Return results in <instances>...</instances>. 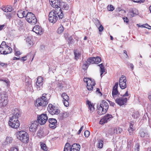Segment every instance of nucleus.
I'll list each match as a JSON object with an SVG mask.
<instances>
[{"instance_id":"obj_1","label":"nucleus","mask_w":151,"mask_h":151,"mask_svg":"<svg viewBox=\"0 0 151 151\" xmlns=\"http://www.w3.org/2000/svg\"><path fill=\"white\" fill-rule=\"evenodd\" d=\"M50 96L46 93H43L41 96L37 98L35 101V105L37 107H44L48 104Z\"/></svg>"},{"instance_id":"obj_2","label":"nucleus","mask_w":151,"mask_h":151,"mask_svg":"<svg viewBox=\"0 0 151 151\" xmlns=\"http://www.w3.org/2000/svg\"><path fill=\"white\" fill-rule=\"evenodd\" d=\"M17 138L20 141L24 143H27L29 141V136L25 131H21L16 133Z\"/></svg>"},{"instance_id":"obj_3","label":"nucleus","mask_w":151,"mask_h":151,"mask_svg":"<svg viewBox=\"0 0 151 151\" xmlns=\"http://www.w3.org/2000/svg\"><path fill=\"white\" fill-rule=\"evenodd\" d=\"M12 51V49L6 44L5 42H2L0 45V53L1 54L7 55L11 53Z\"/></svg>"},{"instance_id":"obj_4","label":"nucleus","mask_w":151,"mask_h":151,"mask_svg":"<svg viewBox=\"0 0 151 151\" xmlns=\"http://www.w3.org/2000/svg\"><path fill=\"white\" fill-rule=\"evenodd\" d=\"M109 107L108 103L105 101L103 100L100 106L98 107L97 112L100 115L104 114L107 111Z\"/></svg>"},{"instance_id":"obj_5","label":"nucleus","mask_w":151,"mask_h":151,"mask_svg":"<svg viewBox=\"0 0 151 151\" xmlns=\"http://www.w3.org/2000/svg\"><path fill=\"white\" fill-rule=\"evenodd\" d=\"M8 124L10 127L15 129L18 128L20 126L19 122L18 120V119L15 118L13 116L10 117Z\"/></svg>"},{"instance_id":"obj_6","label":"nucleus","mask_w":151,"mask_h":151,"mask_svg":"<svg viewBox=\"0 0 151 151\" xmlns=\"http://www.w3.org/2000/svg\"><path fill=\"white\" fill-rule=\"evenodd\" d=\"M8 96L6 92H3L0 93V107L5 106L8 104Z\"/></svg>"},{"instance_id":"obj_7","label":"nucleus","mask_w":151,"mask_h":151,"mask_svg":"<svg viewBox=\"0 0 151 151\" xmlns=\"http://www.w3.org/2000/svg\"><path fill=\"white\" fill-rule=\"evenodd\" d=\"M26 19L29 23L32 24H35L37 22V20L35 15L31 12H28L25 16Z\"/></svg>"},{"instance_id":"obj_8","label":"nucleus","mask_w":151,"mask_h":151,"mask_svg":"<svg viewBox=\"0 0 151 151\" xmlns=\"http://www.w3.org/2000/svg\"><path fill=\"white\" fill-rule=\"evenodd\" d=\"M83 81L87 83V89L89 91H91L93 89V86L95 84V82L94 80L89 78H84Z\"/></svg>"},{"instance_id":"obj_9","label":"nucleus","mask_w":151,"mask_h":151,"mask_svg":"<svg viewBox=\"0 0 151 151\" xmlns=\"http://www.w3.org/2000/svg\"><path fill=\"white\" fill-rule=\"evenodd\" d=\"M61 96L63 99L62 101L64 106L66 107H68L69 105L70 98L69 96L65 92L62 93Z\"/></svg>"},{"instance_id":"obj_10","label":"nucleus","mask_w":151,"mask_h":151,"mask_svg":"<svg viewBox=\"0 0 151 151\" xmlns=\"http://www.w3.org/2000/svg\"><path fill=\"white\" fill-rule=\"evenodd\" d=\"M126 77L124 75H122L119 79V85L120 88L124 89L127 86Z\"/></svg>"},{"instance_id":"obj_11","label":"nucleus","mask_w":151,"mask_h":151,"mask_svg":"<svg viewBox=\"0 0 151 151\" xmlns=\"http://www.w3.org/2000/svg\"><path fill=\"white\" fill-rule=\"evenodd\" d=\"M38 122L40 124H44L48 120V117L45 114H42L37 117Z\"/></svg>"},{"instance_id":"obj_12","label":"nucleus","mask_w":151,"mask_h":151,"mask_svg":"<svg viewBox=\"0 0 151 151\" xmlns=\"http://www.w3.org/2000/svg\"><path fill=\"white\" fill-rule=\"evenodd\" d=\"M57 16L54 10H52L49 13V20L50 22L52 23L56 22L58 19Z\"/></svg>"},{"instance_id":"obj_13","label":"nucleus","mask_w":151,"mask_h":151,"mask_svg":"<svg viewBox=\"0 0 151 151\" xmlns=\"http://www.w3.org/2000/svg\"><path fill=\"white\" fill-rule=\"evenodd\" d=\"M113 116L112 115L108 114L105 116L100 121L99 123L101 124H103L109 121Z\"/></svg>"},{"instance_id":"obj_14","label":"nucleus","mask_w":151,"mask_h":151,"mask_svg":"<svg viewBox=\"0 0 151 151\" xmlns=\"http://www.w3.org/2000/svg\"><path fill=\"white\" fill-rule=\"evenodd\" d=\"M127 100V98L119 97L115 100V102L119 106H121L126 104Z\"/></svg>"},{"instance_id":"obj_15","label":"nucleus","mask_w":151,"mask_h":151,"mask_svg":"<svg viewBox=\"0 0 151 151\" xmlns=\"http://www.w3.org/2000/svg\"><path fill=\"white\" fill-rule=\"evenodd\" d=\"M118 85V82H116L112 89V96L114 98L116 97V96L120 94L117 89Z\"/></svg>"},{"instance_id":"obj_16","label":"nucleus","mask_w":151,"mask_h":151,"mask_svg":"<svg viewBox=\"0 0 151 151\" xmlns=\"http://www.w3.org/2000/svg\"><path fill=\"white\" fill-rule=\"evenodd\" d=\"M43 79L42 77L40 76L37 78V81L36 82V87L38 90H40L41 87L43 84Z\"/></svg>"},{"instance_id":"obj_17","label":"nucleus","mask_w":151,"mask_h":151,"mask_svg":"<svg viewBox=\"0 0 151 151\" xmlns=\"http://www.w3.org/2000/svg\"><path fill=\"white\" fill-rule=\"evenodd\" d=\"M49 126L50 128L54 129L56 127L57 121L56 119L53 118L49 119Z\"/></svg>"},{"instance_id":"obj_18","label":"nucleus","mask_w":151,"mask_h":151,"mask_svg":"<svg viewBox=\"0 0 151 151\" xmlns=\"http://www.w3.org/2000/svg\"><path fill=\"white\" fill-rule=\"evenodd\" d=\"M32 30L36 34L40 35L42 34L44 31L43 29L38 25L35 26L33 27Z\"/></svg>"},{"instance_id":"obj_19","label":"nucleus","mask_w":151,"mask_h":151,"mask_svg":"<svg viewBox=\"0 0 151 151\" xmlns=\"http://www.w3.org/2000/svg\"><path fill=\"white\" fill-rule=\"evenodd\" d=\"M38 126V124L37 121H34L32 123L29 127V130L30 132L33 133L35 132Z\"/></svg>"},{"instance_id":"obj_20","label":"nucleus","mask_w":151,"mask_h":151,"mask_svg":"<svg viewBox=\"0 0 151 151\" xmlns=\"http://www.w3.org/2000/svg\"><path fill=\"white\" fill-rule=\"evenodd\" d=\"M80 145L78 144L74 143L70 146V151H80Z\"/></svg>"},{"instance_id":"obj_21","label":"nucleus","mask_w":151,"mask_h":151,"mask_svg":"<svg viewBox=\"0 0 151 151\" xmlns=\"http://www.w3.org/2000/svg\"><path fill=\"white\" fill-rule=\"evenodd\" d=\"M59 8H60L61 9H62L63 10H67L69 9L68 5L65 2L59 1Z\"/></svg>"},{"instance_id":"obj_22","label":"nucleus","mask_w":151,"mask_h":151,"mask_svg":"<svg viewBox=\"0 0 151 151\" xmlns=\"http://www.w3.org/2000/svg\"><path fill=\"white\" fill-rule=\"evenodd\" d=\"M138 12V11L136 9L132 8L129 11L128 16L130 18L132 17L137 15Z\"/></svg>"},{"instance_id":"obj_23","label":"nucleus","mask_w":151,"mask_h":151,"mask_svg":"<svg viewBox=\"0 0 151 151\" xmlns=\"http://www.w3.org/2000/svg\"><path fill=\"white\" fill-rule=\"evenodd\" d=\"M56 15H57L60 19H62L63 17V14L61 9L60 8L55 9L54 10Z\"/></svg>"},{"instance_id":"obj_24","label":"nucleus","mask_w":151,"mask_h":151,"mask_svg":"<svg viewBox=\"0 0 151 151\" xmlns=\"http://www.w3.org/2000/svg\"><path fill=\"white\" fill-rule=\"evenodd\" d=\"M12 113L13 115L12 116H13L15 118L18 119L20 112L17 109L15 108L12 110Z\"/></svg>"},{"instance_id":"obj_25","label":"nucleus","mask_w":151,"mask_h":151,"mask_svg":"<svg viewBox=\"0 0 151 151\" xmlns=\"http://www.w3.org/2000/svg\"><path fill=\"white\" fill-rule=\"evenodd\" d=\"M134 124V122L133 121H131L129 122V127L128 129V131L130 135L132 134L133 133V131H134V129L133 128Z\"/></svg>"},{"instance_id":"obj_26","label":"nucleus","mask_w":151,"mask_h":151,"mask_svg":"<svg viewBox=\"0 0 151 151\" xmlns=\"http://www.w3.org/2000/svg\"><path fill=\"white\" fill-rule=\"evenodd\" d=\"M12 7L10 6L3 7L2 8V10L6 12H10L12 11Z\"/></svg>"},{"instance_id":"obj_27","label":"nucleus","mask_w":151,"mask_h":151,"mask_svg":"<svg viewBox=\"0 0 151 151\" xmlns=\"http://www.w3.org/2000/svg\"><path fill=\"white\" fill-rule=\"evenodd\" d=\"M41 149L44 151L47 150V147L45 143L44 142H40Z\"/></svg>"},{"instance_id":"obj_28","label":"nucleus","mask_w":151,"mask_h":151,"mask_svg":"<svg viewBox=\"0 0 151 151\" xmlns=\"http://www.w3.org/2000/svg\"><path fill=\"white\" fill-rule=\"evenodd\" d=\"M69 114L66 111H63L60 114V118L61 119H63L66 118L68 116Z\"/></svg>"},{"instance_id":"obj_29","label":"nucleus","mask_w":151,"mask_h":151,"mask_svg":"<svg viewBox=\"0 0 151 151\" xmlns=\"http://www.w3.org/2000/svg\"><path fill=\"white\" fill-rule=\"evenodd\" d=\"M25 12L22 10L18 11L17 13V15L19 17L22 18L25 16Z\"/></svg>"},{"instance_id":"obj_30","label":"nucleus","mask_w":151,"mask_h":151,"mask_svg":"<svg viewBox=\"0 0 151 151\" xmlns=\"http://www.w3.org/2000/svg\"><path fill=\"white\" fill-rule=\"evenodd\" d=\"M98 65L100 67V71L101 73V77H102V75L105 72V67L103 63H102Z\"/></svg>"},{"instance_id":"obj_31","label":"nucleus","mask_w":151,"mask_h":151,"mask_svg":"<svg viewBox=\"0 0 151 151\" xmlns=\"http://www.w3.org/2000/svg\"><path fill=\"white\" fill-rule=\"evenodd\" d=\"M59 1H58V0H57V1L51 4L50 5L52 7L55 8V9H57L59 7Z\"/></svg>"},{"instance_id":"obj_32","label":"nucleus","mask_w":151,"mask_h":151,"mask_svg":"<svg viewBox=\"0 0 151 151\" xmlns=\"http://www.w3.org/2000/svg\"><path fill=\"white\" fill-rule=\"evenodd\" d=\"M55 107L52 104H50L48 105L47 107V110L50 113L51 111H53L54 109H55Z\"/></svg>"},{"instance_id":"obj_33","label":"nucleus","mask_w":151,"mask_h":151,"mask_svg":"<svg viewBox=\"0 0 151 151\" xmlns=\"http://www.w3.org/2000/svg\"><path fill=\"white\" fill-rule=\"evenodd\" d=\"M86 103L88 105L89 109L91 111L93 110L94 109V105H93V104L91 103L90 101L88 100H87L86 101Z\"/></svg>"},{"instance_id":"obj_34","label":"nucleus","mask_w":151,"mask_h":151,"mask_svg":"<svg viewBox=\"0 0 151 151\" xmlns=\"http://www.w3.org/2000/svg\"><path fill=\"white\" fill-rule=\"evenodd\" d=\"M116 128L111 129L108 130V132H109V134L111 135H114L115 134H117Z\"/></svg>"},{"instance_id":"obj_35","label":"nucleus","mask_w":151,"mask_h":151,"mask_svg":"<svg viewBox=\"0 0 151 151\" xmlns=\"http://www.w3.org/2000/svg\"><path fill=\"white\" fill-rule=\"evenodd\" d=\"M60 113V110L57 109V107H55V109H54L53 111H52L50 113L52 115H53L54 114H58Z\"/></svg>"},{"instance_id":"obj_36","label":"nucleus","mask_w":151,"mask_h":151,"mask_svg":"<svg viewBox=\"0 0 151 151\" xmlns=\"http://www.w3.org/2000/svg\"><path fill=\"white\" fill-rule=\"evenodd\" d=\"M71 145L69 143H67L65 144L64 148L63 151H70V146Z\"/></svg>"},{"instance_id":"obj_37","label":"nucleus","mask_w":151,"mask_h":151,"mask_svg":"<svg viewBox=\"0 0 151 151\" xmlns=\"http://www.w3.org/2000/svg\"><path fill=\"white\" fill-rule=\"evenodd\" d=\"M103 145V141L101 139L99 140L98 143V147L99 148H102Z\"/></svg>"},{"instance_id":"obj_38","label":"nucleus","mask_w":151,"mask_h":151,"mask_svg":"<svg viewBox=\"0 0 151 151\" xmlns=\"http://www.w3.org/2000/svg\"><path fill=\"white\" fill-rule=\"evenodd\" d=\"M94 57L88 58L87 60V62L90 64L95 63Z\"/></svg>"},{"instance_id":"obj_39","label":"nucleus","mask_w":151,"mask_h":151,"mask_svg":"<svg viewBox=\"0 0 151 151\" xmlns=\"http://www.w3.org/2000/svg\"><path fill=\"white\" fill-rule=\"evenodd\" d=\"M95 59V62L96 64H98L99 63L101 60V58L99 56H97L94 58Z\"/></svg>"},{"instance_id":"obj_40","label":"nucleus","mask_w":151,"mask_h":151,"mask_svg":"<svg viewBox=\"0 0 151 151\" xmlns=\"http://www.w3.org/2000/svg\"><path fill=\"white\" fill-rule=\"evenodd\" d=\"M89 65V63H88L87 61H86L84 63L82 66V69L84 70H86Z\"/></svg>"},{"instance_id":"obj_41","label":"nucleus","mask_w":151,"mask_h":151,"mask_svg":"<svg viewBox=\"0 0 151 151\" xmlns=\"http://www.w3.org/2000/svg\"><path fill=\"white\" fill-rule=\"evenodd\" d=\"M64 30V28L63 26L61 25V26L58 28L57 30V32L58 33H62Z\"/></svg>"},{"instance_id":"obj_42","label":"nucleus","mask_w":151,"mask_h":151,"mask_svg":"<svg viewBox=\"0 0 151 151\" xmlns=\"http://www.w3.org/2000/svg\"><path fill=\"white\" fill-rule=\"evenodd\" d=\"M107 9L109 11H112L114 9L113 6L111 5H109L107 7Z\"/></svg>"},{"instance_id":"obj_43","label":"nucleus","mask_w":151,"mask_h":151,"mask_svg":"<svg viewBox=\"0 0 151 151\" xmlns=\"http://www.w3.org/2000/svg\"><path fill=\"white\" fill-rule=\"evenodd\" d=\"M26 41L30 45H32L33 44V42L31 40L29 39L28 37L26 39Z\"/></svg>"},{"instance_id":"obj_44","label":"nucleus","mask_w":151,"mask_h":151,"mask_svg":"<svg viewBox=\"0 0 151 151\" xmlns=\"http://www.w3.org/2000/svg\"><path fill=\"white\" fill-rule=\"evenodd\" d=\"M140 145L139 143H137L135 145L134 147V150L135 151H139Z\"/></svg>"},{"instance_id":"obj_45","label":"nucleus","mask_w":151,"mask_h":151,"mask_svg":"<svg viewBox=\"0 0 151 151\" xmlns=\"http://www.w3.org/2000/svg\"><path fill=\"white\" fill-rule=\"evenodd\" d=\"M13 139L12 137H7L6 138V141L8 143H10L12 142Z\"/></svg>"},{"instance_id":"obj_46","label":"nucleus","mask_w":151,"mask_h":151,"mask_svg":"<svg viewBox=\"0 0 151 151\" xmlns=\"http://www.w3.org/2000/svg\"><path fill=\"white\" fill-rule=\"evenodd\" d=\"M75 59L77 60L79 58V57L80 56V54L79 53H77L76 52H74Z\"/></svg>"},{"instance_id":"obj_47","label":"nucleus","mask_w":151,"mask_h":151,"mask_svg":"<svg viewBox=\"0 0 151 151\" xmlns=\"http://www.w3.org/2000/svg\"><path fill=\"white\" fill-rule=\"evenodd\" d=\"M145 0H132L134 2L141 4L144 3Z\"/></svg>"},{"instance_id":"obj_48","label":"nucleus","mask_w":151,"mask_h":151,"mask_svg":"<svg viewBox=\"0 0 151 151\" xmlns=\"http://www.w3.org/2000/svg\"><path fill=\"white\" fill-rule=\"evenodd\" d=\"M90 132L88 130L85 131L84 133V135L86 137H88L90 135Z\"/></svg>"},{"instance_id":"obj_49","label":"nucleus","mask_w":151,"mask_h":151,"mask_svg":"<svg viewBox=\"0 0 151 151\" xmlns=\"http://www.w3.org/2000/svg\"><path fill=\"white\" fill-rule=\"evenodd\" d=\"M139 135L141 137H144L145 136V133L144 132L141 131L139 132Z\"/></svg>"},{"instance_id":"obj_50","label":"nucleus","mask_w":151,"mask_h":151,"mask_svg":"<svg viewBox=\"0 0 151 151\" xmlns=\"http://www.w3.org/2000/svg\"><path fill=\"white\" fill-rule=\"evenodd\" d=\"M6 16L7 19L10 20L12 17V14L11 13H8L6 15Z\"/></svg>"},{"instance_id":"obj_51","label":"nucleus","mask_w":151,"mask_h":151,"mask_svg":"<svg viewBox=\"0 0 151 151\" xmlns=\"http://www.w3.org/2000/svg\"><path fill=\"white\" fill-rule=\"evenodd\" d=\"M116 130L117 134H119L122 132V129L121 128L119 127L118 128H116Z\"/></svg>"},{"instance_id":"obj_52","label":"nucleus","mask_w":151,"mask_h":151,"mask_svg":"<svg viewBox=\"0 0 151 151\" xmlns=\"http://www.w3.org/2000/svg\"><path fill=\"white\" fill-rule=\"evenodd\" d=\"M104 29V27L102 24H101L99 27L98 28L99 31L100 32H102L103 30Z\"/></svg>"},{"instance_id":"obj_53","label":"nucleus","mask_w":151,"mask_h":151,"mask_svg":"<svg viewBox=\"0 0 151 151\" xmlns=\"http://www.w3.org/2000/svg\"><path fill=\"white\" fill-rule=\"evenodd\" d=\"M21 54V53L19 51H16L15 52L14 54L17 56H19Z\"/></svg>"},{"instance_id":"obj_54","label":"nucleus","mask_w":151,"mask_h":151,"mask_svg":"<svg viewBox=\"0 0 151 151\" xmlns=\"http://www.w3.org/2000/svg\"><path fill=\"white\" fill-rule=\"evenodd\" d=\"M95 24L96 26L97 27L99 26V25H100L101 24V23L99 20L97 19L96 21Z\"/></svg>"},{"instance_id":"obj_55","label":"nucleus","mask_w":151,"mask_h":151,"mask_svg":"<svg viewBox=\"0 0 151 151\" xmlns=\"http://www.w3.org/2000/svg\"><path fill=\"white\" fill-rule=\"evenodd\" d=\"M8 65V64L6 63H1V65L2 67H7Z\"/></svg>"},{"instance_id":"obj_56","label":"nucleus","mask_w":151,"mask_h":151,"mask_svg":"<svg viewBox=\"0 0 151 151\" xmlns=\"http://www.w3.org/2000/svg\"><path fill=\"white\" fill-rule=\"evenodd\" d=\"M129 94L128 93V91H127L125 93L123 94V95L122 96V97L124 98H125V96H129Z\"/></svg>"},{"instance_id":"obj_57","label":"nucleus","mask_w":151,"mask_h":151,"mask_svg":"<svg viewBox=\"0 0 151 151\" xmlns=\"http://www.w3.org/2000/svg\"><path fill=\"white\" fill-rule=\"evenodd\" d=\"M10 151H18L17 148L15 147L12 148Z\"/></svg>"},{"instance_id":"obj_58","label":"nucleus","mask_w":151,"mask_h":151,"mask_svg":"<svg viewBox=\"0 0 151 151\" xmlns=\"http://www.w3.org/2000/svg\"><path fill=\"white\" fill-rule=\"evenodd\" d=\"M123 20L124 21V22H126V23H127L129 22L128 19L127 17H124L123 18Z\"/></svg>"},{"instance_id":"obj_59","label":"nucleus","mask_w":151,"mask_h":151,"mask_svg":"<svg viewBox=\"0 0 151 151\" xmlns=\"http://www.w3.org/2000/svg\"><path fill=\"white\" fill-rule=\"evenodd\" d=\"M109 102L110 106H114L115 105V104L114 103L112 102L111 101H109Z\"/></svg>"},{"instance_id":"obj_60","label":"nucleus","mask_w":151,"mask_h":151,"mask_svg":"<svg viewBox=\"0 0 151 151\" xmlns=\"http://www.w3.org/2000/svg\"><path fill=\"white\" fill-rule=\"evenodd\" d=\"M21 59L23 61H25L27 59V56H25L22 57Z\"/></svg>"},{"instance_id":"obj_61","label":"nucleus","mask_w":151,"mask_h":151,"mask_svg":"<svg viewBox=\"0 0 151 151\" xmlns=\"http://www.w3.org/2000/svg\"><path fill=\"white\" fill-rule=\"evenodd\" d=\"M145 25L146 27H145L149 29H151V26H150L149 25L147 24H145Z\"/></svg>"},{"instance_id":"obj_62","label":"nucleus","mask_w":151,"mask_h":151,"mask_svg":"<svg viewBox=\"0 0 151 151\" xmlns=\"http://www.w3.org/2000/svg\"><path fill=\"white\" fill-rule=\"evenodd\" d=\"M83 126H82L81 127L80 129L78 131V134H80V133H81V131H82V130L83 129Z\"/></svg>"},{"instance_id":"obj_63","label":"nucleus","mask_w":151,"mask_h":151,"mask_svg":"<svg viewBox=\"0 0 151 151\" xmlns=\"http://www.w3.org/2000/svg\"><path fill=\"white\" fill-rule=\"evenodd\" d=\"M4 82H5L7 84H9V83H10V82L8 79H5H5L4 81Z\"/></svg>"},{"instance_id":"obj_64","label":"nucleus","mask_w":151,"mask_h":151,"mask_svg":"<svg viewBox=\"0 0 151 151\" xmlns=\"http://www.w3.org/2000/svg\"><path fill=\"white\" fill-rule=\"evenodd\" d=\"M129 66L131 68L132 70H133L134 68V65H133V64H130L129 65Z\"/></svg>"}]
</instances>
